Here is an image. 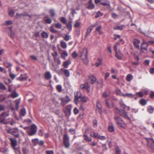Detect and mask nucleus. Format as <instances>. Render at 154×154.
Masks as SVG:
<instances>
[{"label": "nucleus", "mask_w": 154, "mask_h": 154, "mask_svg": "<svg viewBox=\"0 0 154 154\" xmlns=\"http://www.w3.org/2000/svg\"><path fill=\"white\" fill-rule=\"evenodd\" d=\"M81 97V94L80 92L78 91L75 94L74 101L75 103L77 104L78 103V99Z\"/></svg>", "instance_id": "nucleus-7"}, {"label": "nucleus", "mask_w": 154, "mask_h": 154, "mask_svg": "<svg viewBox=\"0 0 154 154\" xmlns=\"http://www.w3.org/2000/svg\"><path fill=\"white\" fill-rule=\"evenodd\" d=\"M61 47L63 49H65L67 47L66 43L64 41H62L60 42Z\"/></svg>", "instance_id": "nucleus-22"}, {"label": "nucleus", "mask_w": 154, "mask_h": 154, "mask_svg": "<svg viewBox=\"0 0 154 154\" xmlns=\"http://www.w3.org/2000/svg\"><path fill=\"white\" fill-rule=\"evenodd\" d=\"M140 41L137 39H135L133 42L134 45L135 47L137 48L138 49H139L140 46L139 44L140 43Z\"/></svg>", "instance_id": "nucleus-12"}, {"label": "nucleus", "mask_w": 154, "mask_h": 154, "mask_svg": "<svg viewBox=\"0 0 154 154\" xmlns=\"http://www.w3.org/2000/svg\"><path fill=\"white\" fill-rule=\"evenodd\" d=\"M11 143V145L13 147L16 146L17 145V141L16 139L11 138H9Z\"/></svg>", "instance_id": "nucleus-11"}, {"label": "nucleus", "mask_w": 154, "mask_h": 154, "mask_svg": "<svg viewBox=\"0 0 154 154\" xmlns=\"http://www.w3.org/2000/svg\"><path fill=\"white\" fill-rule=\"evenodd\" d=\"M31 131L28 134L29 135H32L35 134L37 131V126L34 124H33L31 125Z\"/></svg>", "instance_id": "nucleus-6"}, {"label": "nucleus", "mask_w": 154, "mask_h": 154, "mask_svg": "<svg viewBox=\"0 0 154 154\" xmlns=\"http://www.w3.org/2000/svg\"><path fill=\"white\" fill-rule=\"evenodd\" d=\"M114 118L117 124L118 123V122H119L123 121L120 117L116 115L115 116Z\"/></svg>", "instance_id": "nucleus-19"}, {"label": "nucleus", "mask_w": 154, "mask_h": 154, "mask_svg": "<svg viewBox=\"0 0 154 154\" xmlns=\"http://www.w3.org/2000/svg\"><path fill=\"white\" fill-rule=\"evenodd\" d=\"M20 102V99H17L15 101V103H16V108L17 109H18L19 106V104Z\"/></svg>", "instance_id": "nucleus-34"}, {"label": "nucleus", "mask_w": 154, "mask_h": 154, "mask_svg": "<svg viewBox=\"0 0 154 154\" xmlns=\"http://www.w3.org/2000/svg\"><path fill=\"white\" fill-rule=\"evenodd\" d=\"M67 56L68 54L67 52L65 51H64L61 54V57L62 58L65 60L66 59V57Z\"/></svg>", "instance_id": "nucleus-26"}, {"label": "nucleus", "mask_w": 154, "mask_h": 154, "mask_svg": "<svg viewBox=\"0 0 154 154\" xmlns=\"http://www.w3.org/2000/svg\"><path fill=\"white\" fill-rule=\"evenodd\" d=\"M88 100V98L86 97H80L78 100V103L79 102H86Z\"/></svg>", "instance_id": "nucleus-14"}, {"label": "nucleus", "mask_w": 154, "mask_h": 154, "mask_svg": "<svg viewBox=\"0 0 154 154\" xmlns=\"http://www.w3.org/2000/svg\"><path fill=\"white\" fill-rule=\"evenodd\" d=\"M6 100V97H3L2 96H0V101H1L2 102Z\"/></svg>", "instance_id": "nucleus-62"}, {"label": "nucleus", "mask_w": 154, "mask_h": 154, "mask_svg": "<svg viewBox=\"0 0 154 154\" xmlns=\"http://www.w3.org/2000/svg\"><path fill=\"white\" fill-rule=\"evenodd\" d=\"M106 104V106L109 108H111V106L110 104V101L106 99L105 100Z\"/></svg>", "instance_id": "nucleus-39"}, {"label": "nucleus", "mask_w": 154, "mask_h": 154, "mask_svg": "<svg viewBox=\"0 0 154 154\" xmlns=\"http://www.w3.org/2000/svg\"><path fill=\"white\" fill-rule=\"evenodd\" d=\"M124 26H116L114 27V29H119L122 30L123 29Z\"/></svg>", "instance_id": "nucleus-49"}, {"label": "nucleus", "mask_w": 154, "mask_h": 154, "mask_svg": "<svg viewBox=\"0 0 154 154\" xmlns=\"http://www.w3.org/2000/svg\"><path fill=\"white\" fill-rule=\"evenodd\" d=\"M13 149L15 150V152L18 154H20V151L19 148L18 147H16L15 146L13 147Z\"/></svg>", "instance_id": "nucleus-36"}, {"label": "nucleus", "mask_w": 154, "mask_h": 154, "mask_svg": "<svg viewBox=\"0 0 154 154\" xmlns=\"http://www.w3.org/2000/svg\"><path fill=\"white\" fill-rule=\"evenodd\" d=\"M5 108L4 106L0 104V112L5 110Z\"/></svg>", "instance_id": "nucleus-63"}, {"label": "nucleus", "mask_w": 154, "mask_h": 154, "mask_svg": "<svg viewBox=\"0 0 154 154\" xmlns=\"http://www.w3.org/2000/svg\"><path fill=\"white\" fill-rule=\"evenodd\" d=\"M60 100H61L60 104L63 106H64L67 103L71 100V99L68 96H66L65 97L60 98Z\"/></svg>", "instance_id": "nucleus-3"}, {"label": "nucleus", "mask_w": 154, "mask_h": 154, "mask_svg": "<svg viewBox=\"0 0 154 154\" xmlns=\"http://www.w3.org/2000/svg\"><path fill=\"white\" fill-rule=\"evenodd\" d=\"M84 139L87 142H91V138L89 137L86 134H84Z\"/></svg>", "instance_id": "nucleus-28"}, {"label": "nucleus", "mask_w": 154, "mask_h": 154, "mask_svg": "<svg viewBox=\"0 0 154 154\" xmlns=\"http://www.w3.org/2000/svg\"><path fill=\"white\" fill-rule=\"evenodd\" d=\"M136 95L140 97H142L143 96V93L141 92H137L136 94Z\"/></svg>", "instance_id": "nucleus-52"}, {"label": "nucleus", "mask_w": 154, "mask_h": 154, "mask_svg": "<svg viewBox=\"0 0 154 154\" xmlns=\"http://www.w3.org/2000/svg\"><path fill=\"white\" fill-rule=\"evenodd\" d=\"M72 108V106L70 105L66 107L65 112L67 116H69L70 115Z\"/></svg>", "instance_id": "nucleus-10"}, {"label": "nucleus", "mask_w": 154, "mask_h": 154, "mask_svg": "<svg viewBox=\"0 0 154 154\" xmlns=\"http://www.w3.org/2000/svg\"><path fill=\"white\" fill-rule=\"evenodd\" d=\"M41 36L43 38H47L48 37V34L47 32L44 31L42 33Z\"/></svg>", "instance_id": "nucleus-31"}, {"label": "nucleus", "mask_w": 154, "mask_h": 154, "mask_svg": "<svg viewBox=\"0 0 154 154\" xmlns=\"http://www.w3.org/2000/svg\"><path fill=\"white\" fill-rule=\"evenodd\" d=\"M7 132L9 133H11L12 135H14L16 137H19V135L18 134H14V131L12 129H9L7 131Z\"/></svg>", "instance_id": "nucleus-13"}, {"label": "nucleus", "mask_w": 154, "mask_h": 154, "mask_svg": "<svg viewBox=\"0 0 154 154\" xmlns=\"http://www.w3.org/2000/svg\"><path fill=\"white\" fill-rule=\"evenodd\" d=\"M133 76L131 74H129L127 75L126 77V80L128 82H130L131 81V80L133 79Z\"/></svg>", "instance_id": "nucleus-25"}, {"label": "nucleus", "mask_w": 154, "mask_h": 154, "mask_svg": "<svg viewBox=\"0 0 154 154\" xmlns=\"http://www.w3.org/2000/svg\"><path fill=\"white\" fill-rule=\"evenodd\" d=\"M120 103L121 107L124 110L125 107H126V106L125 104L122 103V101L120 102Z\"/></svg>", "instance_id": "nucleus-55"}, {"label": "nucleus", "mask_w": 154, "mask_h": 154, "mask_svg": "<svg viewBox=\"0 0 154 154\" xmlns=\"http://www.w3.org/2000/svg\"><path fill=\"white\" fill-rule=\"evenodd\" d=\"M140 103L141 105L143 106L146 103V101L144 99H142L140 100Z\"/></svg>", "instance_id": "nucleus-42"}, {"label": "nucleus", "mask_w": 154, "mask_h": 154, "mask_svg": "<svg viewBox=\"0 0 154 154\" xmlns=\"http://www.w3.org/2000/svg\"><path fill=\"white\" fill-rule=\"evenodd\" d=\"M18 96V94L15 91H13L10 95V96L13 98L16 97Z\"/></svg>", "instance_id": "nucleus-30"}, {"label": "nucleus", "mask_w": 154, "mask_h": 154, "mask_svg": "<svg viewBox=\"0 0 154 154\" xmlns=\"http://www.w3.org/2000/svg\"><path fill=\"white\" fill-rule=\"evenodd\" d=\"M117 94L120 96H123V95L124 94H123L121 91L119 89H117L116 91Z\"/></svg>", "instance_id": "nucleus-38"}, {"label": "nucleus", "mask_w": 154, "mask_h": 154, "mask_svg": "<svg viewBox=\"0 0 154 154\" xmlns=\"http://www.w3.org/2000/svg\"><path fill=\"white\" fill-rule=\"evenodd\" d=\"M123 97L131 98L133 97V95L131 93H126L125 94H124V95H123Z\"/></svg>", "instance_id": "nucleus-27"}, {"label": "nucleus", "mask_w": 154, "mask_h": 154, "mask_svg": "<svg viewBox=\"0 0 154 154\" xmlns=\"http://www.w3.org/2000/svg\"><path fill=\"white\" fill-rule=\"evenodd\" d=\"M71 63V62L70 60H68L66 62H65L63 63V66L65 68H67L68 65Z\"/></svg>", "instance_id": "nucleus-23"}, {"label": "nucleus", "mask_w": 154, "mask_h": 154, "mask_svg": "<svg viewBox=\"0 0 154 154\" xmlns=\"http://www.w3.org/2000/svg\"><path fill=\"white\" fill-rule=\"evenodd\" d=\"M44 76L46 79H50L51 77L50 72L48 71L46 72L45 73Z\"/></svg>", "instance_id": "nucleus-16"}, {"label": "nucleus", "mask_w": 154, "mask_h": 154, "mask_svg": "<svg viewBox=\"0 0 154 154\" xmlns=\"http://www.w3.org/2000/svg\"><path fill=\"white\" fill-rule=\"evenodd\" d=\"M94 7V5L92 3L91 1H90L89 2L88 6V8L89 9H93Z\"/></svg>", "instance_id": "nucleus-21"}, {"label": "nucleus", "mask_w": 154, "mask_h": 154, "mask_svg": "<svg viewBox=\"0 0 154 154\" xmlns=\"http://www.w3.org/2000/svg\"><path fill=\"white\" fill-rule=\"evenodd\" d=\"M4 65L6 68H8L11 66V65L7 62H4L3 63Z\"/></svg>", "instance_id": "nucleus-51"}, {"label": "nucleus", "mask_w": 154, "mask_h": 154, "mask_svg": "<svg viewBox=\"0 0 154 154\" xmlns=\"http://www.w3.org/2000/svg\"><path fill=\"white\" fill-rule=\"evenodd\" d=\"M148 146L154 151V140L151 138H146Z\"/></svg>", "instance_id": "nucleus-4"}, {"label": "nucleus", "mask_w": 154, "mask_h": 154, "mask_svg": "<svg viewBox=\"0 0 154 154\" xmlns=\"http://www.w3.org/2000/svg\"><path fill=\"white\" fill-rule=\"evenodd\" d=\"M108 129L109 131L110 132H112L114 131V128L112 124H111L110 125H109Z\"/></svg>", "instance_id": "nucleus-20"}, {"label": "nucleus", "mask_w": 154, "mask_h": 154, "mask_svg": "<svg viewBox=\"0 0 154 154\" xmlns=\"http://www.w3.org/2000/svg\"><path fill=\"white\" fill-rule=\"evenodd\" d=\"M20 113L23 116L25 115L26 113L25 109L24 108L21 109L20 110Z\"/></svg>", "instance_id": "nucleus-47"}, {"label": "nucleus", "mask_w": 154, "mask_h": 154, "mask_svg": "<svg viewBox=\"0 0 154 154\" xmlns=\"http://www.w3.org/2000/svg\"><path fill=\"white\" fill-rule=\"evenodd\" d=\"M9 14L11 16L13 17L14 16V12L13 10H11L9 11Z\"/></svg>", "instance_id": "nucleus-60"}, {"label": "nucleus", "mask_w": 154, "mask_h": 154, "mask_svg": "<svg viewBox=\"0 0 154 154\" xmlns=\"http://www.w3.org/2000/svg\"><path fill=\"white\" fill-rule=\"evenodd\" d=\"M9 116L8 112H4L0 115V122L1 124H7L9 123L5 119V118Z\"/></svg>", "instance_id": "nucleus-2"}, {"label": "nucleus", "mask_w": 154, "mask_h": 154, "mask_svg": "<svg viewBox=\"0 0 154 154\" xmlns=\"http://www.w3.org/2000/svg\"><path fill=\"white\" fill-rule=\"evenodd\" d=\"M66 27L67 29L70 31L72 30V25L71 22H69L66 24Z\"/></svg>", "instance_id": "nucleus-35"}, {"label": "nucleus", "mask_w": 154, "mask_h": 154, "mask_svg": "<svg viewBox=\"0 0 154 154\" xmlns=\"http://www.w3.org/2000/svg\"><path fill=\"white\" fill-rule=\"evenodd\" d=\"M117 124L119 126L123 128H125L126 125L125 123L123 121L119 122H118V123Z\"/></svg>", "instance_id": "nucleus-17"}, {"label": "nucleus", "mask_w": 154, "mask_h": 154, "mask_svg": "<svg viewBox=\"0 0 154 154\" xmlns=\"http://www.w3.org/2000/svg\"><path fill=\"white\" fill-rule=\"evenodd\" d=\"M60 20L62 23H66V21L65 17H62L60 19Z\"/></svg>", "instance_id": "nucleus-54"}, {"label": "nucleus", "mask_w": 154, "mask_h": 154, "mask_svg": "<svg viewBox=\"0 0 154 154\" xmlns=\"http://www.w3.org/2000/svg\"><path fill=\"white\" fill-rule=\"evenodd\" d=\"M57 89L59 92H61L62 91V86L60 85H58L57 86Z\"/></svg>", "instance_id": "nucleus-50"}, {"label": "nucleus", "mask_w": 154, "mask_h": 154, "mask_svg": "<svg viewBox=\"0 0 154 154\" xmlns=\"http://www.w3.org/2000/svg\"><path fill=\"white\" fill-rule=\"evenodd\" d=\"M50 31L51 32L54 33H57L58 32V31L57 30L54 29L53 26H51V27Z\"/></svg>", "instance_id": "nucleus-33"}, {"label": "nucleus", "mask_w": 154, "mask_h": 154, "mask_svg": "<svg viewBox=\"0 0 154 154\" xmlns=\"http://www.w3.org/2000/svg\"><path fill=\"white\" fill-rule=\"evenodd\" d=\"M0 88L3 90H6V89L5 86L2 84H0Z\"/></svg>", "instance_id": "nucleus-53"}, {"label": "nucleus", "mask_w": 154, "mask_h": 154, "mask_svg": "<svg viewBox=\"0 0 154 154\" xmlns=\"http://www.w3.org/2000/svg\"><path fill=\"white\" fill-rule=\"evenodd\" d=\"M144 45H141V52H143L144 51H143V50L146 51V52L147 51V48L148 47V45H146V47H145L143 46Z\"/></svg>", "instance_id": "nucleus-24"}, {"label": "nucleus", "mask_w": 154, "mask_h": 154, "mask_svg": "<svg viewBox=\"0 0 154 154\" xmlns=\"http://www.w3.org/2000/svg\"><path fill=\"white\" fill-rule=\"evenodd\" d=\"M47 154H53L54 152L52 150H47L46 151Z\"/></svg>", "instance_id": "nucleus-64"}, {"label": "nucleus", "mask_w": 154, "mask_h": 154, "mask_svg": "<svg viewBox=\"0 0 154 154\" xmlns=\"http://www.w3.org/2000/svg\"><path fill=\"white\" fill-rule=\"evenodd\" d=\"M97 138L101 140H104L106 139V137L104 136H102L98 135Z\"/></svg>", "instance_id": "nucleus-57"}, {"label": "nucleus", "mask_w": 154, "mask_h": 154, "mask_svg": "<svg viewBox=\"0 0 154 154\" xmlns=\"http://www.w3.org/2000/svg\"><path fill=\"white\" fill-rule=\"evenodd\" d=\"M115 57L119 60H120L122 59V56L118 54L117 52H116V53Z\"/></svg>", "instance_id": "nucleus-48"}, {"label": "nucleus", "mask_w": 154, "mask_h": 154, "mask_svg": "<svg viewBox=\"0 0 154 154\" xmlns=\"http://www.w3.org/2000/svg\"><path fill=\"white\" fill-rule=\"evenodd\" d=\"M89 78L91 81V83L92 84H94L96 81V78L93 75L90 76Z\"/></svg>", "instance_id": "nucleus-15"}, {"label": "nucleus", "mask_w": 154, "mask_h": 154, "mask_svg": "<svg viewBox=\"0 0 154 154\" xmlns=\"http://www.w3.org/2000/svg\"><path fill=\"white\" fill-rule=\"evenodd\" d=\"M70 38V36L68 35H66L63 37L64 39L66 41L69 40V39Z\"/></svg>", "instance_id": "nucleus-56"}, {"label": "nucleus", "mask_w": 154, "mask_h": 154, "mask_svg": "<svg viewBox=\"0 0 154 154\" xmlns=\"http://www.w3.org/2000/svg\"><path fill=\"white\" fill-rule=\"evenodd\" d=\"M64 73L65 75L67 77H68L69 76L70 73L69 72L68 70L65 69L64 70Z\"/></svg>", "instance_id": "nucleus-46"}, {"label": "nucleus", "mask_w": 154, "mask_h": 154, "mask_svg": "<svg viewBox=\"0 0 154 154\" xmlns=\"http://www.w3.org/2000/svg\"><path fill=\"white\" fill-rule=\"evenodd\" d=\"M72 56L73 58H75L77 57V56H78V54H77V53H76V51H74L72 53Z\"/></svg>", "instance_id": "nucleus-61"}, {"label": "nucleus", "mask_w": 154, "mask_h": 154, "mask_svg": "<svg viewBox=\"0 0 154 154\" xmlns=\"http://www.w3.org/2000/svg\"><path fill=\"white\" fill-rule=\"evenodd\" d=\"M28 78V76L25 73L24 74H21L20 77L18 78L17 79L20 81H22L26 80Z\"/></svg>", "instance_id": "nucleus-8"}, {"label": "nucleus", "mask_w": 154, "mask_h": 154, "mask_svg": "<svg viewBox=\"0 0 154 154\" xmlns=\"http://www.w3.org/2000/svg\"><path fill=\"white\" fill-rule=\"evenodd\" d=\"M0 71L1 72H4V73L6 74L7 73L6 70L4 68L0 66Z\"/></svg>", "instance_id": "nucleus-58"}, {"label": "nucleus", "mask_w": 154, "mask_h": 154, "mask_svg": "<svg viewBox=\"0 0 154 154\" xmlns=\"http://www.w3.org/2000/svg\"><path fill=\"white\" fill-rule=\"evenodd\" d=\"M116 109L119 111V114L125 118H129L127 113L123 111H120L118 108H116Z\"/></svg>", "instance_id": "nucleus-9"}, {"label": "nucleus", "mask_w": 154, "mask_h": 154, "mask_svg": "<svg viewBox=\"0 0 154 154\" xmlns=\"http://www.w3.org/2000/svg\"><path fill=\"white\" fill-rule=\"evenodd\" d=\"M81 25V23L76 21L74 25V26L76 28H78L80 27Z\"/></svg>", "instance_id": "nucleus-44"}, {"label": "nucleus", "mask_w": 154, "mask_h": 154, "mask_svg": "<svg viewBox=\"0 0 154 154\" xmlns=\"http://www.w3.org/2000/svg\"><path fill=\"white\" fill-rule=\"evenodd\" d=\"M54 25L55 27L57 29H61L62 28V25L59 23H55Z\"/></svg>", "instance_id": "nucleus-32"}, {"label": "nucleus", "mask_w": 154, "mask_h": 154, "mask_svg": "<svg viewBox=\"0 0 154 154\" xmlns=\"http://www.w3.org/2000/svg\"><path fill=\"white\" fill-rule=\"evenodd\" d=\"M80 52V57L84 63L86 65L88 64V60L87 57L88 54L87 49L86 48H84Z\"/></svg>", "instance_id": "nucleus-1"}, {"label": "nucleus", "mask_w": 154, "mask_h": 154, "mask_svg": "<svg viewBox=\"0 0 154 154\" xmlns=\"http://www.w3.org/2000/svg\"><path fill=\"white\" fill-rule=\"evenodd\" d=\"M49 13L52 17H54L55 15V13L53 9H51L49 11Z\"/></svg>", "instance_id": "nucleus-40"}, {"label": "nucleus", "mask_w": 154, "mask_h": 154, "mask_svg": "<svg viewBox=\"0 0 154 154\" xmlns=\"http://www.w3.org/2000/svg\"><path fill=\"white\" fill-rule=\"evenodd\" d=\"M52 55L54 57V60L55 61H56V57L57 56V53L56 51H55L54 53H52Z\"/></svg>", "instance_id": "nucleus-41"}, {"label": "nucleus", "mask_w": 154, "mask_h": 154, "mask_svg": "<svg viewBox=\"0 0 154 154\" xmlns=\"http://www.w3.org/2000/svg\"><path fill=\"white\" fill-rule=\"evenodd\" d=\"M93 29V27L91 26L89 28H88L87 29V32L86 33L85 38H86L87 36L89 35V33L92 31Z\"/></svg>", "instance_id": "nucleus-18"}, {"label": "nucleus", "mask_w": 154, "mask_h": 154, "mask_svg": "<svg viewBox=\"0 0 154 154\" xmlns=\"http://www.w3.org/2000/svg\"><path fill=\"white\" fill-rule=\"evenodd\" d=\"M101 28L102 27L101 26H99L96 28V30L100 34H102V32L100 31Z\"/></svg>", "instance_id": "nucleus-37"}, {"label": "nucleus", "mask_w": 154, "mask_h": 154, "mask_svg": "<svg viewBox=\"0 0 154 154\" xmlns=\"http://www.w3.org/2000/svg\"><path fill=\"white\" fill-rule=\"evenodd\" d=\"M148 111L150 113H152L154 110V109L151 106H148Z\"/></svg>", "instance_id": "nucleus-43"}, {"label": "nucleus", "mask_w": 154, "mask_h": 154, "mask_svg": "<svg viewBox=\"0 0 154 154\" xmlns=\"http://www.w3.org/2000/svg\"><path fill=\"white\" fill-rule=\"evenodd\" d=\"M97 106L98 109H101L102 106L101 103L100 102H97Z\"/></svg>", "instance_id": "nucleus-59"}, {"label": "nucleus", "mask_w": 154, "mask_h": 154, "mask_svg": "<svg viewBox=\"0 0 154 154\" xmlns=\"http://www.w3.org/2000/svg\"><path fill=\"white\" fill-rule=\"evenodd\" d=\"M26 15H27V14L24 13L22 14L17 13L16 17L17 18H19L22 16H25Z\"/></svg>", "instance_id": "nucleus-29"}, {"label": "nucleus", "mask_w": 154, "mask_h": 154, "mask_svg": "<svg viewBox=\"0 0 154 154\" xmlns=\"http://www.w3.org/2000/svg\"><path fill=\"white\" fill-rule=\"evenodd\" d=\"M85 88L86 89L87 91L88 92H89L90 91V86L89 85L88 83H87L85 84Z\"/></svg>", "instance_id": "nucleus-45"}, {"label": "nucleus", "mask_w": 154, "mask_h": 154, "mask_svg": "<svg viewBox=\"0 0 154 154\" xmlns=\"http://www.w3.org/2000/svg\"><path fill=\"white\" fill-rule=\"evenodd\" d=\"M63 143L65 146L66 148H68L69 146V138L66 134L63 136Z\"/></svg>", "instance_id": "nucleus-5"}]
</instances>
